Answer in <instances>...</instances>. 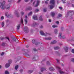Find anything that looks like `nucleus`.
Wrapping results in <instances>:
<instances>
[{
  "instance_id": "nucleus-1",
  "label": "nucleus",
  "mask_w": 74,
  "mask_h": 74,
  "mask_svg": "<svg viewBox=\"0 0 74 74\" xmlns=\"http://www.w3.org/2000/svg\"><path fill=\"white\" fill-rule=\"evenodd\" d=\"M5 1L0 0V8L1 10H4L6 9L8 10H10V5L5 6Z\"/></svg>"
},
{
  "instance_id": "nucleus-2",
  "label": "nucleus",
  "mask_w": 74,
  "mask_h": 74,
  "mask_svg": "<svg viewBox=\"0 0 74 74\" xmlns=\"http://www.w3.org/2000/svg\"><path fill=\"white\" fill-rule=\"evenodd\" d=\"M50 3L52 4L53 5H50V9H52L55 6V0H51L50 1Z\"/></svg>"
},
{
  "instance_id": "nucleus-3",
  "label": "nucleus",
  "mask_w": 74,
  "mask_h": 74,
  "mask_svg": "<svg viewBox=\"0 0 74 74\" xmlns=\"http://www.w3.org/2000/svg\"><path fill=\"white\" fill-rule=\"evenodd\" d=\"M73 14H74V12H73V11H68V12L67 13V14L66 16V17H67V16H68V15H73Z\"/></svg>"
},
{
  "instance_id": "nucleus-4",
  "label": "nucleus",
  "mask_w": 74,
  "mask_h": 74,
  "mask_svg": "<svg viewBox=\"0 0 74 74\" xmlns=\"http://www.w3.org/2000/svg\"><path fill=\"white\" fill-rule=\"evenodd\" d=\"M9 63H7L5 65V67H6V68H8V67H9L10 66V64L11 62H12V60H10L8 61Z\"/></svg>"
},
{
  "instance_id": "nucleus-5",
  "label": "nucleus",
  "mask_w": 74,
  "mask_h": 74,
  "mask_svg": "<svg viewBox=\"0 0 74 74\" xmlns=\"http://www.w3.org/2000/svg\"><path fill=\"white\" fill-rule=\"evenodd\" d=\"M15 15L17 17H19V14L17 12L15 11L14 12Z\"/></svg>"
},
{
  "instance_id": "nucleus-6",
  "label": "nucleus",
  "mask_w": 74,
  "mask_h": 74,
  "mask_svg": "<svg viewBox=\"0 0 74 74\" xmlns=\"http://www.w3.org/2000/svg\"><path fill=\"white\" fill-rule=\"evenodd\" d=\"M33 18L34 20H37L38 19L37 16L36 15H34L33 17Z\"/></svg>"
},
{
  "instance_id": "nucleus-7",
  "label": "nucleus",
  "mask_w": 74,
  "mask_h": 74,
  "mask_svg": "<svg viewBox=\"0 0 74 74\" xmlns=\"http://www.w3.org/2000/svg\"><path fill=\"white\" fill-rule=\"evenodd\" d=\"M45 40H51L52 39V38L49 37L48 38H45Z\"/></svg>"
},
{
  "instance_id": "nucleus-8",
  "label": "nucleus",
  "mask_w": 74,
  "mask_h": 74,
  "mask_svg": "<svg viewBox=\"0 0 74 74\" xmlns=\"http://www.w3.org/2000/svg\"><path fill=\"white\" fill-rule=\"evenodd\" d=\"M49 70L51 71H53L55 70V69L53 67H50L49 68Z\"/></svg>"
},
{
  "instance_id": "nucleus-9",
  "label": "nucleus",
  "mask_w": 74,
  "mask_h": 74,
  "mask_svg": "<svg viewBox=\"0 0 74 74\" xmlns=\"http://www.w3.org/2000/svg\"><path fill=\"white\" fill-rule=\"evenodd\" d=\"M40 33L41 34V35H42V36H46L42 31H40Z\"/></svg>"
},
{
  "instance_id": "nucleus-10",
  "label": "nucleus",
  "mask_w": 74,
  "mask_h": 74,
  "mask_svg": "<svg viewBox=\"0 0 74 74\" xmlns=\"http://www.w3.org/2000/svg\"><path fill=\"white\" fill-rule=\"evenodd\" d=\"M40 1H38V0H37V3L35 5V7H38V5H39V3H40Z\"/></svg>"
},
{
  "instance_id": "nucleus-11",
  "label": "nucleus",
  "mask_w": 74,
  "mask_h": 74,
  "mask_svg": "<svg viewBox=\"0 0 74 74\" xmlns=\"http://www.w3.org/2000/svg\"><path fill=\"white\" fill-rule=\"evenodd\" d=\"M41 44H42V43H40L39 42H37L35 44L36 45H41Z\"/></svg>"
},
{
  "instance_id": "nucleus-12",
  "label": "nucleus",
  "mask_w": 74,
  "mask_h": 74,
  "mask_svg": "<svg viewBox=\"0 0 74 74\" xmlns=\"http://www.w3.org/2000/svg\"><path fill=\"white\" fill-rule=\"evenodd\" d=\"M51 15L52 17H54L55 16V13L51 12Z\"/></svg>"
},
{
  "instance_id": "nucleus-13",
  "label": "nucleus",
  "mask_w": 74,
  "mask_h": 74,
  "mask_svg": "<svg viewBox=\"0 0 74 74\" xmlns=\"http://www.w3.org/2000/svg\"><path fill=\"white\" fill-rule=\"evenodd\" d=\"M58 29H55L54 31L55 34H58Z\"/></svg>"
},
{
  "instance_id": "nucleus-14",
  "label": "nucleus",
  "mask_w": 74,
  "mask_h": 74,
  "mask_svg": "<svg viewBox=\"0 0 74 74\" xmlns=\"http://www.w3.org/2000/svg\"><path fill=\"white\" fill-rule=\"evenodd\" d=\"M56 43V41L54 40L51 42V44H55Z\"/></svg>"
},
{
  "instance_id": "nucleus-15",
  "label": "nucleus",
  "mask_w": 74,
  "mask_h": 74,
  "mask_svg": "<svg viewBox=\"0 0 74 74\" xmlns=\"http://www.w3.org/2000/svg\"><path fill=\"white\" fill-rule=\"evenodd\" d=\"M27 10H32V8L31 6H29L27 8Z\"/></svg>"
},
{
  "instance_id": "nucleus-16",
  "label": "nucleus",
  "mask_w": 74,
  "mask_h": 74,
  "mask_svg": "<svg viewBox=\"0 0 74 74\" xmlns=\"http://www.w3.org/2000/svg\"><path fill=\"white\" fill-rule=\"evenodd\" d=\"M64 49L66 52H68V47H65Z\"/></svg>"
},
{
  "instance_id": "nucleus-17",
  "label": "nucleus",
  "mask_w": 74,
  "mask_h": 74,
  "mask_svg": "<svg viewBox=\"0 0 74 74\" xmlns=\"http://www.w3.org/2000/svg\"><path fill=\"white\" fill-rule=\"evenodd\" d=\"M28 29V28L27 27H25L24 29V30L26 33V31L27 30V29Z\"/></svg>"
},
{
  "instance_id": "nucleus-18",
  "label": "nucleus",
  "mask_w": 74,
  "mask_h": 74,
  "mask_svg": "<svg viewBox=\"0 0 74 74\" xmlns=\"http://www.w3.org/2000/svg\"><path fill=\"white\" fill-rule=\"evenodd\" d=\"M32 72H33V70H29L28 71V73H29V74H31V73H32Z\"/></svg>"
},
{
  "instance_id": "nucleus-19",
  "label": "nucleus",
  "mask_w": 74,
  "mask_h": 74,
  "mask_svg": "<svg viewBox=\"0 0 74 74\" xmlns=\"http://www.w3.org/2000/svg\"><path fill=\"white\" fill-rule=\"evenodd\" d=\"M25 52L26 53H29L30 52V50H25Z\"/></svg>"
},
{
  "instance_id": "nucleus-20",
  "label": "nucleus",
  "mask_w": 74,
  "mask_h": 74,
  "mask_svg": "<svg viewBox=\"0 0 74 74\" xmlns=\"http://www.w3.org/2000/svg\"><path fill=\"white\" fill-rule=\"evenodd\" d=\"M59 72L60 73V74H63L64 73V71H62L61 70L59 71Z\"/></svg>"
},
{
  "instance_id": "nucleus-21",
  "label": "nucleus",
  "mask_w": 74,
  "mask_h": 74,
  "mask_svg": "<svg viewBox=\"0 0 74 74\" xmlns=\"http://www.w3.org/2000/svg\"><path fill=\"white\" fill-rule=\"evenodd\" d=\"M21 59V57H18L16 59V60H17V61H18V60H19Z\"/></svg>"
},
{
  "instance_id": "nucleus-22",
  "label": "nucleus",
  "mask_w": 74,
  "mask_h": 74,
  "mask_svg": "<svg viewBox=\"0 0 74 74\" xmlns=\"http://www.w3.org/2000/svg\"><path fill=\"white\" fill-rule=\"evenodd\" d=\"M36 42V41L35 40H32V42L33 44H34Z\"/></svg>"
},
{
  "instance_id": "nucleus-23",
  "label": "nucleus",
  "mask_w": 74,
  "mask_h": 74,
  "mask_svg": "<svg viewBox=\"0 0 74 74\" xmlns=\"http://www.w3.org/2000/svg\"><path fill=\"white\" fill-rule=\"evenodd\" d=\"M5 15L7 16V17L9 16H10V15L8 14V13L7 12H6L5 13Z\"/></svg>"
},
{
  "instance_id": "nucleus-24",
  "label": "nucleus",
  "mask_w": 74,
  "mask_h": 74,
  "mask_svg": "<svg viewBox=\"0 0 74 74\" xmlns=\"http://www.w3.org/2000/svg\"><path fill=\"white\" fill-rule=\"evenodd\" d=\"M25 25H26V24H27V19H25Z\"/></svg>"
},
{
  "instance_id": "nucleus-25",
  "label": "nucleus",
  "mask_w": 74,
  "mask_h": 74,
  "mask_svg": "<svg viewBox=\"0 0 74 74\" xmlns=\"http://www.w3.org/2000/svg\"><path fill=\"white\" fill-rule=\"evenodd\" d=\"M39 19L40 21H42V17L41 16H40L39 17Z\"/></svg>"
},
{
  "instance_id": "nucleus-26",
  "label": "nucleus",
  "mask_w": 74,
  "mask_h": 74,
  "mask_svg": "<svg viewBox=\"0 0 74 74\" xmlns=\"http://www.w3.org/2000/svg\"><path fill=\"white\" fill-rule=\"evenodd\" d=\"M45 68H41V72H42V71H43L44 70H45Z\"/></svg>"
},
{
  "instance_id": "nucleus-27",
  "label": "nucleus",
  "mask_w": 74,
  "mask_h": 74,
  "mask_svg": "<svg viewBox=\"0 0 74 74\" xmlns=\"http://www.w3.org/2000/svg\"><path fill=\"white\" fill-rule=\"evenodd\" d=\"M32 14H33V12H31L28 14V15H32Z\"/></svg>"
},
{
  "instance_id": "nucleus-28",
  "label": "nucleus",
  "mask_w": 74,
  "mask_h": 74,
  "mask_svg": "<svg viewBox=\"0 0 74 74\" xmlns=\"http://www.w3.org/2000/svg\"><path fill=\"white\" fill-rule=\"evenodd\" d=\"M30 56L29 55V54H26V56H27V58H30Z\"/></svg>"
},
{
  "instance_id": "nucleus-29",
  "label": "nucleus",
  "mask_w": 74,
  "mask_h": 74,
  "mask_svg": "<svg viewBox=\"0 0 74 74\" xmlns=\"http://www.w3.org/2000/svg\"><path fill=\"white\" fill-rule=\"evenodd\" d=\"M58 49H59V47H54V49L55 50Z\"/></svg>"
},
{
  "instance_id": "nucleus-30",
  "label": "nucleus",
  "mask_w": 74,
  "mask_h": 74,
  "mask_svg": "<svg viewBox=\"0 0 74 74\" xmlns=\"http://www.w3.org/2000/svg\"><path fill=\"white\" fill-rule=\"evenodd\" d=\"M20 27V25H18L17 27V29L18 30V29H19Z\"/></svg>"
},
{
  "instance_id": "nucleus-31",
  "label": "nucleus",
  "mask_w": 74,
  "mask_h": 74,
  "mask_svg": "<svg viewBox=\"0 0 74 74\" xmlns=\"http://www.w3.org/2000/svg\"><path fill=\"white\" fill-rule=\"evenodd\" d=\"M4 25V22H3L2 23H1L2 26V27H3Z\"/></svg>"
},
{
  "instance_id": "nucleus-32",
  "label": "nucleus",
  "mask_w": 74,
  "mask_h": 74,
  "mask_svg": "<svg viewBox=\"0 0 74 74\" xmlns=\"http://www.w3.org/2000/svg\"><path fill=\"white\" fill-rule=\"evenodd\" d=\"M5 74H9V72H8V71H6L5 72Z\"/></svg>"
},
{
  "instance_id": "nucleus-33",
  "label": "nucleus",
  "mask_w": 74,
  "mask_h": 74,
  "mask_svg": "<svg viewBox=\"0 0 74 74\" xmlns=\"http://www.w3.org/2000/svg\"><path fill=\"white\" fill-rule=\"evenodd\" d=\"M18 65L16 66H15V69L16 70H17V69H18Z\"/></svg>"
},
{
  "instance_id": "nucleus-34",
  "label": "nucleus",
  "mask_w": 74,
  "mask_h": 74,
  "mask_svg": "<svg viewBox=\"0 0 74 74\" xmlns=\"http://www.w3.org/2000/svg\"><path fill=\"white\" fill-rule=\"evenodd\" d=\"M58 27V26L57 25H52V27L53 28H55V27Z\"/></svg>"
},
{
  "instance_id": "nucleus-35",
  "label": "nucleus",
  "mask_w": 74,
  "mask_h": 74,
  "mask_svg": "<svg viewBox=\"0 0 74 74\" xmlns=\"http://www.w3.org/2000/svg\"><path fill=\"white\" fill-rule=\"evenodd\" d=\"M59 37H60V38H61V37H62V33H60Z\"/></svg>"
},
{
  "instance_id": "nucleus-36",
  "label": "nucleus",
  "mask_w": 74,
  "mask_h": 74,
  "mask_svg": "<svg viewBox=\"0 0 74 74\" xmlns=\"http://www.w3.org/2000/svg\"><path fill=\"white\" fill-rule=\"evenodd\" d=\"M21 15H24V12H21Z\"/></svg>"
},
{
  "instance_id": "nucleus-37",
  "label": "nucleus",
  "mask_w": 74,
  "mask_h": 74,
  "mask_svg": "<svg viewBox=\"0 0 74 74\" xmlns=\"http://www.w3.org/2000/svg\"><path fill=\"white\" fill-rule=\"evenodd\" d=\"M21 23L23 24V19L22 18H21Z\"/></svg>"
},
{
  "instance_id": "nucleus-38",
  "label": "nucleus",
  "mask_w": 74,
  "mask_h": 74,
  "mask_svg": "<svg viewBox=\"0 0 74 74\" xmlns=\"http://www.w3.org/2000/svg\"><path fill=\"white\" fill-rule=\"evenodd\" d=\"M38 11H39V10H38V9H36V10L35 12H38Z\"/></svg>"
},
{
  "instance_id": "nucleus-39",
  "label": "nucleus",
  "mask_w": 74,
  "mask_h": 74,
  "mask_svg": "<svg viewBox=\"0 0 74 74\" xmlns=\"http://www.w3.org/2000/svg\"><path fill=\"white\" fill-rule=\"evenodd\" d=\"M56 69H59V70H60V67H59V66H56Z\"/></svg>"
},
{
  "instance_id": "nucleus-40",
  "label": "nucleus",
  "mask_w": 74,
  "mask_h": 74,
  "mask_svg": "<svg viewBox=\"0 0 74 74\" xmlns=\"http://www.w3.org/2000/svg\"><path fill=\"white\" fill-rule=\"evenodd\" d=\"M33 60H37V59H36V58L34 57L33 58Z\"/></svg>"
},
{
  "instance_id": "nucleus-41",
  "label": "nucleus",
  "mask_w": 74,
  "mask_h": 74,
  "mask_svg": "<svg viewBox=\"0 0 74 74\" xmlns=\"http://www.w3.org/2000/svg\"><path fill=\"white\" fill-rule=\"evenodd\" d=\"M43 11L44 12H46L47 11V9L46 8H45L43 10Z\"/></svg>"
},
{
  "instance_id": "nucleus-42",
  "label": "nucleus",
  "mask_w": 74,
  "mask_h": 74,
  "mask_svg": "<svg viewBox=\"0 0 74 74\" xmlns=\"http://www.w3.org/2000/svg\"><path fill=\"white\" fill-rule=\"evenodd\" d=\"M56 23L57 24H58V25L59 24V22L58 21H56Z\"/></svg>"
},
{
  "instance_id": "nucleus-43",
  "label": "nucleus",
  "mask_w": 74,
  "mask_h": 74,
  "mask_svg": "<svg viewBox=\"0 0 74 74\" xmlns=\"http://www.w3.org/2000/svg\"><path fill=\"white\" fill-rule=\"evenodd\" d=\"M47 64H48V65H49L50 64L49 62V61L47 62Z\"/></svg>"
},
{
  "instance_id": "nucleus-44",
  "label": "nucleus",
  "mask_w": 74,
  "mask_h": 74,
  "mask_svg": "<svg viewBox=\"0 0 74 74\" xmlns=\"http://www.w3.org/2000/svg\"><path fill=\"white\" fill-rule=\"evenodd\" d=\"M58 16L60 17L62 16V15L60 14H58Z\"/></svg>"
},
{
  "instance_id": "nucleus-45",
  "label": "nucleus",
  "mask_w": 74,
  "mask_h": 74,
  "mask_svg": "<svg viewBox=\"0 0 74 74\" xmlns=\"http://www.w3.org/2000/svg\"><path fill=\"white\" fill-rule=\"evenodd\" d=\"M71 61H72V62H74V58H72L71 59Z\"/></svg>"
},
{
  "instance_id": "nucleus-46",
  "label": "nucleus",
  "mask_w": 74,
  "mask_h": 74,
  "mask_svg": "<svg viewBox=\"0 0 74 74\" xmlns=\"http://www.w3.org/2000/svg\"><path fill=\"white\" fill-rule=\"evenodd\" d=\"M24 1H25V2L27 3V2H28V1H29V0H24Z\"/></svg>"
},
{
  "instance_id": "nucleus-47",
  "label": "nucleus",
  "mask_w": 74,
  "mask_h": 74,
  "mask_svg": "<svg viewBox=\"0 0 74 74\" xmlns=\"http://www.w3.org/2000/svg\"><path fill=\"white\" fill-rule=\"evenodd\" d=\"M6 39H7V40H8L9 41H10V39H9V38L8 37H6Z\"/></svg>"
},
{
  "instance_id": "nucleus-48",
  "label": "nucleus",
  "mask_w": 74,
  "mask_h": 74,
  "mask_svg": "<svg viewBox=\"0 0 74 74\" xmlns=\"http://www.w3.org/2000/svg\"><path fill=\"white\" fill-rule=\"evenodd\" d=\"M62 38L64 39L66 38V37L64 36H62Z\"/></svg>"
},
{
  "instance_id": "nucleus-49",
  "label": "nucleus",
  "mask_w": 74,
  "mask_h": 74,
  "mask_svg": "<svg viewBox=\"0 0 74 74\" xmlns=\"http://www.w3.org/2000/svg\"><path fill=\"white\" fill-rule=\"evenodd\" d=\"M72 52L74 53V49H72Z\"/></svg>"
},
{
  "instance_id": "nucleus-50",
  "label": "nucleus",
  "mask_w": 74,
  "mask_h": 74,
  "mask_svg": "<svg viewBox=\"0 0 74 74\" xmlns=\"http://www.w3.org/2000/svg\"><path fill=\"white\" fill-rule=\"evenodd\" d=\"M20 73H22V71H23V69L20 70Z\"/></svg>"
},
{
  "instance_id": "nucleus-51",
  "label": "nucleus",
  "mask_w": 74,
  "mask_h": 74,
  "mask_svg": "<svg viewBox=\"0 0 74 74\" xmlns=\"http://www.w3.org/2000/svg\"><path fill=\"white\" fill-rule=\"evenodd\" d=\"M2 46H4L5 45V43H3L2 44Z\"/></svg>"
},
{
  "instance_id": "nucleus-52",
  "label": "nucleus",
  "mask_w": 74,
  "mask_h": 74,
  "mask_svg": "<svg viewBox=\"0 0 74 74\" xmlns=\"http://www.w3.org/2000/svg\"><path fill=\"white\" fill-rule=\"evenodd\" d=\"M4 52H3L1 54V56H3V55H4Z\"/></svg>"
},
{
  "instance_id": "nucleus-53",
  "label": "nucleus",
  "mask_w": 74,
  "mask_h": 74,
  "mask_svg": "<svg viewBox=\"0 0 74 74\" xmlns=\"http://www.w3.org/2000/svg\"><path fill=\"white\" fill-rule=\"evenodd\" d=\"M36 25V22L34 23L33 25V26H35V25Z\"/></svg>"
},
{
  "instance_id": "nucleus-54",
  "label": "nucleus",
  "mask_w": 74,
  "mask_h": 74,
  "mask_svg": "<svg viewBox=\"0 0 74 74\" xmlns=\"http://www.w3.org/2000/svg\"><path fill=\"white\" fill-rule=\"evenodd\" d=\"M16 43H18V42H19V40H16Z\"/></svg>"
},
{
  "instance_id": "nucleus-55",
  "label": "nucleus",
  "mask_w": 74,
  "mask_h": 74,
  "mask_svg": "<svg viewBox=\"0 0 74 74\" xmlns=\"http://www.w3.org/2000/svg\"><path fill=\"white\" fill-rule=\"evenodd\" d=\"M13 40L14 41H16V38H14L13 39Z\"/></svg>"
},
{
  "instance_id": "nucleus-56",
  "label": "nucleus",
  "mask_w": 74,
  "mask_h": 74,
  "mask_svg": "<svg viewBox=\"0 0 74 74\" xmlns=\"http://www.w3.org/2000/svg\"><path fill=\"white\" fill-rule=\"evenodd\" d=\"M33 50L34 51H37L36 49H34Z\"/></svg>"
},
{
  "instance_id": "nucleus-57",
  "label": "nucleus",
  "mask_w": 74,
  "mask_h": 74,
  "mask_svg": "<svg viewBox=\"0 0 74 74\" xmlns=\"http://www.w3.org/2000/svg\"><path fill=\"white\" fill-rule=\"evenodd\" d=\"M4 39V38H3V37H1V40H3Z\"/></svg>"
},
{
  "instance_id": "nucleus-58",
  "label": "nucleus",
  "mask_w": 74,
  "mask_h": 74,
  "mask_svg": "<svg viewBox=\"0 0 74 74\" xmlns=\"http://www.w3.org/2000/svg\"><path fill=\"white\" fill-rule=\"evenodd\" d=\"M56 61H57V62L58 63H59V60L58 59H57Z\"/></svg>"
},
{
  "instance_id": "nucleus-59",
  "label": "nucleus",
  "mask_w": 74,
  "mask_h": 74,
  "mask_svg": "<svg viewBox=\"0 0 74 74\" xmlns=\"http://www.w3.org/2000/svg\"><path fill=\"white\" fill-rule=\"evenodd\" d=\"M1 19H4V17L3 16L1 17Z\"/></svg>"
},
{
  "instance_id": "nucleus-60",
  "label": "nucleus",
  "mask_w": 74,
  "mask_h": 74,
  "mask_svg": "<svg viewBox=\"0 0 74 74\" xmlns=\"http://www.w3.org/2000/svg\"><path fill=\"white\" fill-rule=\"evenodd\" d=\"M49 22H51V19H49Z\"/></svg>"
},
{
  "instance_id": "nucleus-61",
  "label": "nucleus",
  "mask_w": 74,
  "mask_h": 74,
  "mask_svg": "<svg viewBox=\"0 0 74 74\" xmlns=\"http://www.w3.org/2000/svg\"><path fill=\"white\" fill-rule=\"evenodd\" d=\"M59 8L60 9V10H62V7H59Z\"/></svg>"
},
{
  "instance_id": "nucleus-62",
  "label": "nucleus",
  "mask_w": 74,
  "mask_h": 74,
  "mask_svg": "<svg viewBox=\"0 0 74 74\" xmlns=\"http://www.w3.org/2000/svg\"><path fill=\"white\" fill-rule=\"evenodd\" d=\"M12 0H8V2H11L12 1Z\"/></svg>"
},
{
  "instance_id": "nucleus-63",
  "label": "nucleus",
  "mask_w": 74,
  "mask_h": 74,
  "mask_svg": "<svg viewBox=\"0 0 74 74\" xmlns=\"http://www.w3.org/2000/svg\"><path fill=\"white\" fill-rule=\"evenodd\" d=\"M40 28H43V26L42 25H41L40 27Z\"/></svg>"
},
{
  "instance_id": "nucleus-64",
  "label": "nucleus",
  "mask_w": 74,
  "mask_h": 74,
  "mask_svg": "<svg viewBox=\"0 0 74 74\" xmlns=\"http://www.w3.org/2000/svg\"><path fill=\"white\" fill-rule=\"evenodd\" d=\"M21 0H18V3H19V2H21Z\"/></svg>"
}]
</instances>
